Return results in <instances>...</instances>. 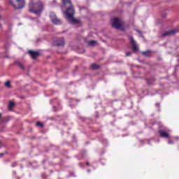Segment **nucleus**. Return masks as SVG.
<instances>
[{
    "label": "nucleus",
    "instance_id": "1",
    "mask_svg": "<svg viewBox=\"0 0 179 179\" xmlns=\"http://www.w3.org/2000/svg\"><path fill=\"white\" fill-rule=\"evenodd\" d=\"M62 3L64 5V6L69 3V7H68L66 10V15L70 23H79V20L73 17V15H75V8H73V6L72 5L71 0H62Z\"/></svg>",
    "mask_w": 179,
    "mask_h": 179
},
{
    "label": "nucleus",
    "instance_id": "2",
    "mask_svg": "<svg viewBox=\"0 0 179 179\" xmlns=\"http://www.w3.org/2000/svg\"><path fill=\"white\" fill-rule=\"evenodd\" d=\"M43 3L41 1H38L34 2L33 0H31L29 4V12L34 13L35 15H38L40 16L41 12H43Z\"/></svg>",
    "mask_w": 179,
    "mask_h": 179
},
{
    "label": "nucleus",
    "instance_id": "3",
    "mask_svg": "<svg viewBox=\"0 0 179 179\" xmlns=\"http://www.w3.org/2000/svg\"><path fill=\"white\" fill-rule=\"evenodd\" d=\"M111 26L117 30H124L125 22L118 17H115L111 20Z\"/></svg>",
    "mask_w": 179,
    "mask_h": 179
},
{
    "label": "nucleus",
    "instance_id": "4",
    "mask_svg": "<svg viewBox=\"0 0 179 179\" xmlns=\"http://www.w3.org/2000/svg\"><path fill=\"white\" fill-rule=\"evenodd\" d=\"M10 3L15 9H23L24 8V0H10Z\"/></svg>",
    "mask_w": 179,
    "mask_h": 179
},
{
    "label": "nucleus",
    "instance_id": "5",
    "mask_svg": "<svg viewBox=\"0 0 179 179\" xmlns=\"http://www.w3.org/2000/svg\"><path fill=\"white\" fill-rule=\"evenodd\" d=\"M50 17L54 24H61V23H62L61 20H59L54 13H50Z\"/></svg>",
    "mask_w": 179,
    "mask_h": 179
},
{
    "label": "nucleus",
    "instance_id": "6",
    "mask_svg": "<svg viewBox=\"0 0 179 179\" xmlns=\"http://www.w3.org/2000/svg\"><path fill=\"white\" fill-rule=\"evenodd\" d=\"M129 40H130V44L131 45L132 51H134V52L139 51V48H138V45L136 44V42L135 41V40H134V38L130 36Z\"/></svg>",
    "mask_w": 179,
    "mask_h": 179
},
{
    "label": "nucleus",
    "instance_id": "7",
    "mask_svg": "<svg viewBox=\"0 0 179 179\" xmlns=\"http://www.w3.org/2000/svg\"><path fill=\"white\" fill-rule=\"evenodd\" d=\"M28 52L31 55V58H33V59H36L37 57H40V52H36L34 50H29Z\"/></svg>",
    "mask_w": 179,
    "mask_h": 179
},
{
    "label": "nucleus",
    "instance_id": "8",
    "mask_svg": "<svg viewBox=\"0 0 179 179\" xmlns=\"http://www.w3.org/2000/svg\"><path fill=\"white\" fill-rule=\"evenodd\" d=\"M176 33H177V29H172L162 34V37H166V36H173V34H176Z\"/></svg>",
    "mask_w": 179,
    "mask_h": 179
},
{
    "label": "nucleus",
    "instance_id": "9",
    "mask_svg": "<svg viewBox=\"0 0 179 179\" xmlns=\"http://www.w3.org/2000/svg\"><path fill=\"white\" fill-rule=\"evenodd\" d=\"M159 136H161V138H169V134H167L166 131H164V130H159Z\"/></svg>",
    "mask_w": 179,
    "mask_h": 179
},
{
    "label": "nucleus",
    "instance_id": "10",
    "mask_svg": "<svg viewBox=\"0 0 179 179\" xmlns=\"http://www.w3.org/2000/svg\"><path fill=\"white\" fill-rule=\"evenodd\" d=\"M65 44V41L64 40V38H62L57 41H56V45L58 47H61Z\"/></svg>",
    "mask_w": 179,
    "mask_h": 179
},
{
    "label": "nucleus",
    "instance_id": "11",
    "mask_svg": "<svg viewBox=\"0 0 179 179\" xmlns=\"http://www.w3.org/2000/svg\"><path fill=\"white\" fill-rule=\"evenodd\" d=\"M88 45H91L92 47H94L96 44H97V41H89L87 42Z\"/></svg>",
    "mask_w": 179,
    "mask_h": 179
},
{
    "label": "nucleus",
    "instance_id": "12",
    "mask_svg": "<svg viewBox=\"0 0 179 179\" xmlns=\"http://www.w3.org/2000/svg\"><path fill=\"white\" fill-rule=\"evenodd\" d=\"M17 66H19V68H20V69H22V71H24V66H23L22 63L17 62Z\"/></svg>",
    "mask_w": 179,
    "mask_h": 179
},
{
    "label": "nucleus",
    "instance_id": "13",
    "mask_svg": "<svg viewBox=\"0 0 179 179\" xmlns=\"http://www.w3.org/2000/svg\"><path fill=\"white\" fill-rule=\"evenodd\" d=\"M99 65L96 64H93L91 65V69H99Z\"/></svg>",
    "mask_w": 179,
    "mask_h": 179
},
{
    "label": "nucleus",
    "instance_id": "14",
    "mask_svg": "<svg viewBox=\"0 0 179 179\" xmlns=\"http://www.w3.org/2000/svg\"><path fill=\"white\" fill-rule=\"evenodd\" d=\"M15 106V103L10 101L8 104V110H12L13 107Z\"/></svg>",
    "mask_w": 179,
    "mask_h": 179
},
{
    "label": "nucleus",
    "instance_id": "15",
    "mask_svg": "<svg viewBox=\"0 0 179 179\" xmlns=\"http://www.w3.org/2000/svg\"><path fill=\"white\" fill-rule=\"evenodd\" d=\"M149 54H150V50L142 52V55H144L145 57H149Z\"/></svg>",
    "mask_w": 179,
    "mask_h": 179
},
{
    "label": "nucleus",
    "instance_id": "16",
    "mask_svg": "<svg viewBox=\"0 0 179 179\" xmlns=\"http://www.w3.org/2000/svg\"><path fill=\"white\" fill-rule=\"evenodd\" d=\"M5 86H6V87H8L10 89V81L8 80L5 83Z\"/></svg>",
    "mask_w": 179,
    "mask_h": 179
},
{
    "label": "nucleus",
    "instance_id": "17",
    "mask_svg": "<svg viewBox=\"0 0 179 179\" xmlns=\"http://www.w3.org/2000/svg\"><path fill=\"white\" fill-rule=\"evenodd\" d=\"M37 127H41V128H43V123L38 122L36 123Z\"/></svg>",
    "mask_w": 179,
    "mask_h": 179
},
{
    "label": "nucleus",
    "instance_id": "18",
    "mask_svg": "<svg viewBox=\"0 0 179 179\" xmlns=\"http://www.w3.org/2000/svg\"><path fill=\"white\" fill-rule=\"evenodd\" d=\"M132 52H126V57H129L130 55H131Z\"/></svg>",
    "mask_w": 179,
    "mask_h": 179
},
{
    "label": "nucleus",
    "instance_id": "19",
    "mask_svg": "<svg viewBox=\"0 0 179 179\" xmlns=\"http://www.w3.org/2000/svg\"><path fill=\"white\" fill-rule=\"evenodd\" d=\"M168 143H169V145H173V140H169Z\"/></svg>",
    "mask_w": 179,
    "mask_h": 179
},
{
    "label": "nucleus",
    "instance_id": "20",
    "mask_svg": "<svg viewBox=\"0 0 179 179\" xmlns=\"http://www.w3.org/2000/svg\"><path fill=\"white\" fill-rule=\"evenodd\" d=\"M3 155H5V154L1 153V154H0V157H2V156H3Z\"/></svg>",
    "mask_w": 179,
    "mask_h": 179
},
{
    "label": "nucleus",
    "instance_id": "21",
    "mask_svg": "<svg viewBox=\"0 0 179 179\" xmlns=\"http://www.w3.org/2000/svg\"><path fill=\"white\" fill-rule=\"evenodd\" d=\"M2 117V114L0 113V118Z\"/></svg>",
    "mask_w": 179,
    "mask_h": 179
},
{
    "label": "nucleus",
    "instance_id": "22",
    "mask_svg": "<svg viewBox=\"0 0 179 179\" xmlns=\"http://www.w3.org/2000/svg\"><path fill=\"white\" fill-rule=\"evenodd\" d=\"M87 166H89V162H87Z\"/></svg>",
    "mask_w": 179,
    "mask_h": 179
},
{
    "label": "nucleus",
    "instance_id": "23",
    "mask_svg": "<svg viewBox=\"0 0 179 179\" xmlns=\"http://www.w3.org/2000/svg\"><path fill=\"white\" fill-rule=\"evenodd\" d=\"M13 167H15V165H14V164H13Z\"/></svg>",
    "mask_w": 179,
    "mask_h": 179
},
{
    "label": "nucleus",
    "instance_id": "24",
    "mask_svg": "<svg viewBox=\"0 0 179 179\" xmlns=\"http://www.w3.org/2000/svg\"><path fill=\"white\" fill-rule=\"evenodd\" d=\"M0 19H1V17H0Z\"/></svg>",
    "mask_w": 179,
    "mask_h": 179
},
{
    "label": "nucleus",
    "instance_id": "25",
    "mask_svg": "<svg viewBox=\"0 0 179 179\" xmlns=\"http://www.w3.org/2000/svg\"><path fill=\"white\" fill-rule=\"evenodd\" d=\"M0 26H1V24H0Z\"/></svg>",
    "mask_w": 179,
    "mask_h": 179
}]
</instances>
